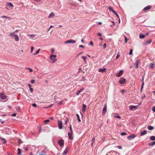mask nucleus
<instances>
[{
  "label": "nucleus",
  "mask_w": 155,
  "mask_h": 155,
  "mask_svg": "<svg viewBox=\"0 0 155 155\" xmlns=\"http://www.w3.org/2000/svg\"><path fill=\"white\" fill-rule=\"evenodd\" d=\"M57 57V55H55L51 54L50 56V59L52 63H54L57 61V59L55 58Z\"/></svg>",
  "instance_id": "nucleus-1"
},
{
  "label": "nucleus",
  "mask_w": 155,
  "mask_h": 155,
  "mask_svg": "<svg viewBox=\"0 0 155 155\" xmlns=\"http://www.w3.org/2000/svg\"><path fill=\"white\" fill-rule=\"evenodd\" d=\"M126 82V79L123 77L121 78L119 80V82L121 84H124Z\"/></svg>",
  "instance_id": "nucleus-2"
},
{
  "label": "nucleus",
  "mask_w": 155,
  "mask_h": 155,
  "mask_svg": "<svg viewBox=\"0 0 155 155\" xmlns=\"http://www.w3.org/2000/svg\"><path fill=\"white\" fill-rule=\"evenodd\" d=\"M58 143L61 147H63L64 146V141L62 139H60L58 141Z\"/></svg>",
  "instance_id": "nucleus-3"
},
{
  "label": "nucleus",
  "mask_w": 155,
  "mask_h": 155,
  "mask_svg": "<svg viewBox=\"0 0 155 155\" xmlns=\"http://www.w3.org/2000/svg\"><path fill=\"white\" fill-rule=\"evenodd\" d=\"M76 42V41L73 40L72 39L68 40V41H66L64 42L65 44H67V43H74Z\"/></svg>",
  "instance_id": "nucleus-4"
},
{
  "label": "nucleus",
  "mask_w": 155,
  "mask_h": 155,
  "mask_svg": "<svg viewBox=\"0 0 155 155\" xmlns=\"http://www.w3.org/2000/svg\"><path fill=\"white\" fill-rule=\"evenodd\" d=\"M123 73V71L121 70L117 72L116 74V75L117 77H120L121 76Z\"/></svg>",
  "instance_id": "nucleus-5"
},
{
  "label": "nucleus",
  "mask_w": 155,
  "mask_h": 155,
  "mask_svg": "<svg viewBox=\"0 0 155 155\" xmlns=\"http://www.w3.org/2000/svg\"><path fill=\"white\" fill-rule=\"evenodd\" d=\"M58 128L61 129L62 128V122L61 120H58Z\"/></svg>",
  "instance_id": "nucleus-6"
},
{
  "label": "nucleus",
  "mask_w": 155,
  "mask_h": 155,
  "mask_svg": "<svg viewBox=\"0 0 155 155\" xmlns=\"http://www.w3.org/2000/svg\"><path fill=\"white\" fill-rule=\"evenodd\" d=\"M136 136L134 134H132L127 137V138L129 140H131L134 139Z\"/></svg>",
  "instance_id": "nucleus-7"
},
{
  "label": "nucleus",
  "mask_w": 155,
  "mask_h": 155,
  "mask_svg": "<svg viewBox=\"0 0 155 155\" xmlns=\"http://www.w3.org/2000/svg\"><path fill=\"white\" fill-rule=\"evenodd\" d=\"M107 106L106 104L104 105V107L103 108L102 111V114L103 115H104L105 114L107 111Z\"/></svg>",
  "instance_id": "nucleus-8"
},
{
  "label": "nucleus",
  "mask_w": 155,
  "mask_h": 155,
  "mask_svg": "<svg viewBox=\"0 0 155 155\" xmlns=\"http://www.w3.org/2000/svg\"><path fill=\"white\" fill-rule=\"evenodd\" d=\"M72 132H70L68 133V137L69 139L70 140H72L73 139V137L72 136Z\"/></svg>",
  "instance_id": "nucleus-9"
},
{
  "label": "nucleus",
  "mask_w": 155,
  "mask_h": 155,
  "mask_svg": "<svg viewBox=\"0 0 155 155\" xmlns=\"http://www.w3.org/2000/svg\"><path fill=\"white\" fill-rule=\"evenodd\" d=\"M0 97L3 100L5 99L6 98V96L5 95L2 93L0 94Z\"/></svg>",
  "instance_id": "nucleus-10"
},
{
  "label": "nucleus",
  "mask_w": 155,
  "mask_h": 155,
  "mask_svg": "<svg viewBox=\"0 0 155 155\" xmlns=\"http://www.w3.org/2000/svg\"><path fill=\"white\" fill-rule=\"evenodd\" d=\"M151 6L150 5H148L146 7H145L144 8H143V11H145L147 10H148V9H150L151 8Z\"/></svg>",
  "instance_id": "nucleus-11"
},
{
  "label": "nucleus",
  "mask_w": 155,
  "mask_h": 155,
  "mask_svg": "<svg viewBox=\"0 0 155 155\" xmlns=\"http://www.w3.org/2000/svg\"><path fill=\"white\" fill-rule=\"evenodd\" d=\"M140 62V61L138 60L137 59L136 61L135 62V65H136V68L137 69L138 68V65L139 63Z\"/></svg>",
  "instance_id": "nucleus-12"
},
{
  "label": "nucleus",
  "mask_w": 155,
  "mask_h": 155,
  "mask_svg": "<svg viewBox=\"0 0 155 155\" xmlns=\"http://www.w3.org/2000/svg\"><path fill=\"white\" fill-rule=\"evenodd\" d=\"M106 70V68H99L98 69V71L101 73H103Z\"/></svg>",
  "instance_id": "nucleus-13"
},
{
  "label": "nucleus",
  "mask_w": 155,
  "mask_h": 155,
  "mask_svg": "<svg viewBox=\"0 0 155 155\" xmlns=\"http://www.w3.org/2000/svg\"><path fill=\"white\" fill-rule=\"evenodd\" d=\"M54 14L53 12H51L49 15L48 18H51L54 17Z\"/></svg>",
  "instance_id": "nucleus-14"
},
{
  "label": "nucleus",
  "mask_w": 155,
  "mask_h": 155,
  "mask_svg": "<svg viewBox=\"0 0 155 155\" xmlns=\"http://www.w3.org/2000/svg\"><path fill=\"white\" fill-rule=\"evenodd\" d=\"M15 40V41H18L19 40V38L17 35H15L14 37Z\"/></svg>",
  "instance_id": "nucleus-15"
},
{
  "label": "nucleus",
  "mask_w": 155,
  "mask_h": 155,
  "mask_svg": "<svg viewBox=\"0 0 155 155\" xmlns=\"http://www.w3.org/2000/svg\"><path fill=\"white\" fill-rule=\"evenodd\" d=\"M137 106H134V105H131V106H130L129 107V109H130V110H132L133 109V108H136L137 107Z\"/></svg>",
  "instance_id": "nucleus-16"
},
{
  "label": "nucleus",
  "mask_w": 155,
  "mask_h": 155,
  "mask_svg": "<svg viewBox=\"0 0 155 155\" xmlns=\"http://www.w3.org/2000/svg\"><path fill=\"white\" fill-rule=\"evenodd\" d=\"M15 32H13L10 33L9 34V36L12 38L13 37H14L15 35H16L15 34Z\"/></svg>",
  "instance_id": "nucleus-17"
},
{
  "label": "nucleus",
  "mask_w": 155,
  "mask_h": 155,
  "mask_svg": "<svg viewBox=\"0 0 155 155\" xmlns=\"http://www.w3.org/2000/svg\"><path fill=\"white\" fill-rule=\"evenodd\" d=\"M147 128L149 130H152L154 129V127L153 126L149 125L147 127Z\"/></svg>",
  "instance_id": "nucleus-18"
},
{
  "label": "nucleus",
  "mask_w": 155,
  "mask_h": 155,
  "mask_svg": "<svg viewBox=\"0 0 155 155\" xmlns=\"http://www.w3.org/2000/svg\"><path fill=\"white\" fill-rule=\"evenodd\" d=\"M86 108V106L84 104H83V108L82 109V110L83 112H84L85 111Z\"/></svg>",
  "instance_id": "nucleus-19"
},
{
  "label": "nucleus",
  "mask_w": 155,
  "mask_h": 155,
  "mask_svg": "<svg viewBox=\"0 0 155 155\" xmlns=\"http://www.w3.org/2000/svg\"><path fill=\"white\" fill-rule=\"evenodd\" d=\"M147 133V131L146 130H144V131L141 132V136H143L145 135Z\"/></svg>",
  "instance_id": "nucleus-20"
},
{
  "label": "nucleus",
  "mask_w": 155,
  "mask_h": 155,
  "mask_svg": "<svg viewBox=\"0 0 155 155\" xmlns=\"http://www.w3.org/2000/svg\"><path fill=\"white\" fill-rule=\"evenodd\" d=\"M152 39H150L148 41H147L146 42V45L147 44H150L151 43L152 41Z\"/></svg>",
  "instance_id": "nucleus-21"
},
{
  "label": "nucleus",
  "mask_w": 155,
  "mask_h": 155,
  "mask_svg": "<svg viewBox=\"0 0 155 155\" xmlns=\"http://www.w3.org/2000/svg\"><path fill=\"white\" fill-rule=\"evenodd\" d=\"M150 140L154 141L155 140V136H151L150 138Z\"/></svg>",
  "instance_id": "nucleus-22"
},
{
  "label": "nucleus",
  "mask_w": 155,
  "mask_h": 155,
  "mask_svg": "<svg viewBox=\"0 0 155 155\" xmlns=\"http://www.w3.org/2000/svg\"><path fill=\"white\" fill-rule=\"evenodd\" d=\"M109 10L110 11H112L113 13L115 12V11L113 9L112 7H109Z\"/></svg>",
  "instance_id": "nucleus-23"
},
{
  "label": "nucleus",
  "mask_w": 155,
  "mask_h": 155,
  "mask_svg": "<svg viewBox=\"0 0 155 155\" xmlns=\"http://www.w3.org/2000/svg\"><path fill=\"white\" fill-rule=\"evenodd\" d=\"M155 144V141L154 142H150L149 143L148 145L149 146H152Z\"/></svg>",
  "instance_id": "nucleus-24"
},
{
  "label": "nucleus",
  "mask_w": 155,
  "mask_h": 155,
  "mask_svg": "<svg viewBox=\"0 0 155 155\" xmlns=\"http://www.w3.org/2000/svg\"><path fill=\"white\" fill-rule=\"evenodd\" d=\"M68 152V149L67 148H66L64 150V151L63 152V154H67Z\"/></svg>",
  "instance_id": "nucleus-25"
},
{
  "label": "nucleus",
  "mask_w": 155,
  "mask_h": 155,
  "mask_svg": "<svg viewBox=\"0 0 155 155\" xmlns=\"http://www.w3.org/2000/svg\"><path fill=\"white\" fill-rule=\"evenodd\" d=\"M154 64L151 63L149 66L150 68L152 69L154 67Z\"/></svg>",
  "instance_id": "nucleus-26"
},
{
  "label": "nucleus",
  "mask_w": 155,
  "mask_h": 155,
  "mask_svg": "<svg viewBox=\"0 0 155 155\" xmlns=\"http://www.w3.org/2000/svg\"><path fill=\"white\" fill-rule=\"evenodd\" d=\"M1 139L2 140V143L5 144L6 143V142L5 140V139H4L3 138H1Z\"/></svg>",
  "instance_id": "nucleus-27"
},
{
  "label": "nucleus",
  "mask_w": 155,
  "mask_h": 155,
  "mask_svg": "<svg viewBox=\"0 0 155 155\" xmlns=\"http://www.w3.org/2000/svg\"><path fill=\"white\" fill-rule=\"evenodd\" d=\"M44 131H46L47 132H49L50 131V130L48 127H46L45 128L44 130Z\"/></svg>",
  "instance_id": "nucleus-28"
},
{
  "label": "nucleus",
  "mask_w": 155,
  "mask_h": 155,
  "mask_svg": "<svg viewBox=\"0 0 155 155\" xmlns=\"http://www.w3.org/2000/svg\"><path fill=\"white\" fill-rule=\"evenodd\" d=\"M82 58L84 60V61L85 63H86V59L87 58V57L86 56H83L82 57Z\"/></svg>",
  "instance_id": "nucleus-29"
},
{
  "label": "nucleus",
  "mask_w": 155,
  "mask_h": 155,
  "mask_svg": "<svg viewBox=\"0 0 155 155\" xmlns=\"http://www.w3.org/2000/svg\"><path fill=\"white\" fill-rule=\"evenodd\" d=\"M145 35H142L141 34H140V36H139V38H144L145 37Z\"/></svg>",
  "instance_id": "nucleus-30"
},
{
  "label": "nucleus",
  "mask_w": 155,
  "mask_h": 155,
  "mask_svg": "<svg viewBox=\"0 0 155 155\" xmlns=\"http://www.w3.org/2000/svg\"><path fill=\"white\" fill-rule=\"evenodd\" d=\"M64 100H62L61 101H60L59 102V103H58V106L61 105V104H62V103L64 102Z\"/></svg>",
  "instance_id": "nucleus-31"
},
{
  "label": "nucleus",
  "mask_w": 155,
  "mask_h": 155,
  "mask_svg": "<svg viewBox=\"0 0 155 155\" xmlns=\"http://www.w3.org/2000/svg\"><path fill=\"white\" fill-rule=\"evenodd\" d=\"M41 50V49L39 48L38 49V50L36 51V52L34 54V55H35L38 53H39L40 51Z\"/></svg>",
  "instance_id": "nucleus-32"
},
{
  "label": "nucleus",
  "mask_w": 155,
  "mask_h": 155,
  "mask_svg": "<svg viewBox=\"0 0 155 155\" xmlns=\"http://www.w3.org/2000/svg\"><path fill=\"white\" fill-rule=\"evenodd\" d=\"M7 5H9V6H10V7H13V5L11 2H8V3H7Z\"/></svg>",
  "instance_id": "nucleus-33"
},
{
  "label": "nucleus",
  "mask_w": 155,
  "mask_h": 155,
  "mask_svg": "<svg viewBox=\"0 0 155 155\" xmlns=\"http://www.w3.org/2000/svg\"><path fill=\"white\" fill-rule=\"evenodd\" d=\"M76 115H77V118H78V121L79 122H81V120L80 118V117H79V115L78 114H77Z\"/></svg>",
  "instance_id": "nucleus-34"
},
{
  "label": "nucleus",
  "mask_w": 155,
  "mask_h": 155,
  "mask_svg": "<svg viewBox=\"0 0 155 155\" xmlns=\"http://www.w3.org/2000/svg\"><path fill=\"white\" fill-rule=\"evenodd\" d=\"M50 122V120H46L44 121V123L45 124H47L48 123Z\"/></svg>",
  "instance_id": "nucleus-35"
},
{
  "label": "nucleus",
  "mask_w": 155,
  "mask_h": 155,
  "mask_svg": "<svg viewBox=\"0 0 155 155\" xmlns=\"http://www.w3.org/2000/svg\"><path fill=\"white\" fill-rule=\"evenodd\" d=\"M133 50L132 49H131L130 50L129 54L130 55L132 54Z\"/></svg>",
  "instance_id": "nucleus-36"
},
{
  "label": "nucleus",
  "mask_w": 155,
  "mask_h": 155,
  "mask_svg": "<svg viewBox=\"0 0 155 155\" xmlns=\"http://www.w3.org/2000/svg\"><path fill=\"white\" fill-rule=\"evenodd\" d=\"M29 35L31 38H34L35 37V35L33 34Z\"/></svg>",
  "instance_id": "nucleus-37"
},
{
  "label": "nucleus",
  "mask_w": 155,
  "mask_h": 155,
  "mask_svg": "<svg viewBox=\"0 0 155 155\" xmlns=\"http://www.w3.org/2000/svg\"><path fill=\"white\" fill-rule=\"evenodd\" d=\"M26 68L28 69L29 71L30 72H31L33 71L32 69L31 68Z\"/></svg>",
  "instance_id": "nucleus-38"
},
{
  "label": "nucleus",
  "mask_w": 155,
  "mask_h": 155,
  "mask_svg": "<svg viewBox=\"0 0 155 155\" xmlns=\"http://www.w3.org/2000/svg\"><path fill=\"white\" fill-rule=\"evenodd\" d=\"M152 110L153 112H155V106H153L152 107Z\"/></svg>",
  "instance_id": "nucleus-39"
},
{
  "label": "nucleus",
  "mask_w": 155,
  "mask_h": 155,
  "mask_svg": "<svg viewBox=\"0 0 155 155\" xmlns=\"http://www.w3.org/2000/svg\"><path fill=\"white\" fill-rule=\"evenodd\" d=\"M16 110L17 111L19 112L21 110L20 108L19 107H17L16 108Z\"/></svg>",
  "instance_id": "nucleus-40"
},
{
  "label": "nucleus",
  "mask_w": 155,
  "mask_h": 155,
  "mask_svg": "<svg viewBox=\"0 0 155 155\" xmlns=\"http://www.w3.org/2000/svg\"><path fill=\"white\" fill-rule=\"evenodd\" d=\"M114 13L117 16V18L118 19H119V15L116 12H114Z\"/></svg>",
  "instance_id": "nucleus-41"
},
{
  "label": "nucleus",
  "mask_w": 155,
  "mask_h": 155,
  "mask_svg": "<svg viewBox=\"0 0 155 155\" xmlns=\"http://www.w3.org/2000/svg\"><path fill=\"white\" fill-rule=\"evenodd\" d=\"M1 18H10V17H7V16H2L1 17Z\"/></svg>",
  "instance_id": "nucleus-42"
},
{
  "label": "nucleus",
  "mask_w": 155,
  "mask_h": 155,
  "mask_svg": "<svg viewBox=\"0 0 155 155\" xmlns=\"http://www.w3.org/2000/svg\"><path fill=\"white\" fill-rule=\"evenodd\" d=\"M144 76H143V77H142V85H144V81H143V80H144Z\"/></svg>",
  "instance_id": "nucleus-43"
},
{
  "label": "nucleus",
  "mask_w": 155,
  "mask_h": 155,
  "mask_svg": "<svg viewBox=\"0 0 155 155\" xmlns=\"http://www.w3.org/2000/svg\"><path fill=\"white\" fill-rule=\"evenodd\" d=\"M92 144H91L92 146H93V144L94 142V141H95V138L94 137L93 139L92 140Z\"/></svg>",
  "instance_id": "nucleus-44"
},
{
  "label": "nucleus",
  "mask_w": 155,
  "mask_h": 155,
  "mask_svg": "<svg viewBox=\"0 0 155 155\" xmlns=\"http://www.w3.org/2000/svg\"><path fill=\"white\" fill-rule=\"evenodd\" d=\"M127 134L125 132H123L121 133L120 134L122 136H124L125 135Z\"/></svg>",
  "instance_id": "nucleus-45"
},
{
  "label": "nucleus",
  "mask_w": 155,
  "mask_h": 155,
  "mask_svg": "<svg viewBox=\"0 0 155 155\" xmlns=\"http://www.w3.org/2000/svg\"><path fill=\"white\" fill-rule=\"evenodd\" d=\"M30 90L31 93H32V92L33 91V89L31 87H30Z\"/></svg>",
  "instance_id": "nucleus-46"
},
{
  "label": "nucleus",
  "mask_w": 155,
  "mask_h": 155,
  "mask_svg": "<svg viewBox=\"0 0 155 155\" xmlns=\"http://www.w3.org/2000/svg\"><path fill=\"white\" fill-rule=\"evenodd\" d=\"M32 106L34 107H37V105L35 104V103H34V104H32Z\"/></svg>",
  "instance_id": "nucleus-47"
},
{
  "label": "nucleus",
  "mask_w": 155,
  "mask_h": 155,
  "mask_svg": "<svg viewBox=\"0 0 155 155\" xmlns=\"http://www.w3.org/2000/svg\"><path fill=\"white\" fill-rule=\"evenodd\" d=\"M35 81V80L33 79H32L31 80V82L32 84H33Z\"/></svg>",
  "instance_id": "nucleus-48"
},
{
  "label": "nucleus",
  "mask_w": 155,
  "mask_h": 155,
  "mask_svg": "<svg viewBox=\"0 0 155 155\" xmlns=\"http://www.w3.org/2000/svg\"><path fill=\"white\" fill-rule=\"evenodd\" d=\"M115 117L116 118H119V119L120 118V117L118 115H116Z\"/></svg>",
  "instance_id": "nucleus-49"
},
{
  "label": "nucleus",
  "mask_w": 155,
  "mask_h": 155,
  "mask_svg": "<svg viewBox=\"0 0 155 155\" xmlns=\"http://www.w3.org/2000/svg\"><path fill=\"white\" fill-rule=\"evenodd\" d=\"M124 36L125 39V43H126L127 42V41L128 40L127 39L126 37L125 36Z\"/></svg>",
  "instance_id": "nucleus-50"
},
{
  "label": "nucleus",
  "mask_w": 155,
  "mask_h": 155,
  "mask_svg": "<svg viewBox=\"0 0 155 155\" xmlns=\"http://www.w3.org/2000/svg\"><path fill=\"white\" fill-rule=\"evenodd\" d=\"M16 113H14L12 114L11 115L12 117H15L16 116Z\"/></svg>",
  "instance_id": "nucleus-51"
},
{
  "label": "nucleus",
  "mask_w": 155,
  "mask_h": 155,
  "mask_svg": "<svg viewBox=\"0 0 155 155\" xmlns=\"http://www.w3.org/2000/svg\"><path fill=\"white\" fill-rule=\"evenodd\" d=\"M24 149H25V150L26 151H27L28 150L29 147H25V148H24Z\"/></svg>",
  "instance_id": "nucleus-52"
},
{
  "label": "nucleus",
  "mask_w": 155,
  "mask_h": 155,
  "mask_svg": "<svg viewBox=\"0 0 155 155\" xmlns=\"http://www.w3.org/2000/svg\"><path fill=\"white\" fill-rule=\"evenodd\" d=\"M120 56V55L119 54V53H118L116 57V59H117Z\"/></svg>",
  "instance_id": "nucleus-53"
},
{
  "label": "nucleus",
  "mask_w": 155,
  "mask_h": 155,
  "mask_svg": "<svg viewBox=\"0 0 155 155\" xmlns=\"http://www.w3.org/2000/svg\"><path fill=\"white\" fill-rule=\"evenodd\" d=\"M80 92V91H78V92L76 93V95H79Z\"/></svg>",
  "instance_id": "nucleus-54"
},
{
  "label": "nucleus",
  "mask_w": 155,
  "mask_h": 155,
  "mask_svg": "<svg viewBox=\"0 0 155 155\" xmlns=\"http://www.w3.org/2000/svg\"><path fill=\"white\" fill-rule=\"evenodd\" d=\"M119 149H121L122 148V147L121 146H117Z\"/></svg>",
  "instance_id": "nucleus-55"
},
{
  "label": "nucleus",
  "mask_w": 155,
  "mask_h": 155,
  "mask_svg": "<svg viewBox=\"0 0 155 155\" xmlns=\"http://www.w3.org/2000/svg\"><path fill=\"white\" fill-rule=\"evenodd\" d=\"M33 49H34L33 47H31V53H32Z\"/></svg>",
  "instance_id": "nucleus-56"
},
{
  "label": "nucleus",
  "mask_w": 155,
  "mask_h": 155,
  "mask_svg": "<svg viewBox=\"0 0 155 155\" xmlns=\"http://www.w3.org/2000/svg\"><path fill=\"white\" fill-rule=\"evenodd\" d=\"M106 47V43H105L104 45V48L105 49Z\"/></svg>",
  "instance_id": "nucleus-57"
},
{
  "label": "nucleus",
  "mask_w": 155,
  "mask_h": 155,
  "mask_svg": "<svg viewBox=\"0 0 155 155\" xmlns=\"http://www.w3.org/2000/svg\"><path fill=\"white\" fill-rule=\"evenodd\" d=\"M46 153H39V155H46Z\"/></svg>",
  "instance_id": "nucleus-58"
},
{
  "label": "nucleus",
  "mask_w": 155,
  "mask_h": 155,
  "mask_svg": "<svg viewBox=\"0 0 155 155\" xmlns=\"http://www.w3.org/2000/svg\"><path fill=\"white\" fill-rule=\"evenodd\" d=\"M90 45H91L92 46H93V43L92 41H91L90 42Z\"/></svg>",
  "instance_id": "nucleus-59"
},
{
  "label": "nucleus",
  "mask_w": 155,
  "mask_h": 155,
  "mask_svg": "<svg viewBox=\"0 0 155 155\" xmlns=\"http://www.w3.org/2000/svg\"><path fill=\"white\" fill-rule=\"evenodd\" d=\"M0 121L2 124H4V121L2 120V119L0 120Z\"/></svg>",
  "instance_id": "nucleus-60"
},
{
  "label": "nucleus",
  "mask_w": 155,
  "mask_h": 155,
  "mask_svg": "<svg viewBox=\"0 0 155 155\" xmlns=\"http://www.w3.org/2000/svg\"><path fill=\"white\" fill-rule=\"evenodd\" d=\"M84 90V88H81L80 89V90H79V91H80V92H81V91H82Z\"/></svg>",
  "instance_id": "nucleus-61"
},
{
  "label": "nucleus",
  "mask_w": 155,
  "mask_h": 155,
  "mask_svg": "<svg viewBox=\"0 0 155 155\" xmlns=\"http://www.w3.org/2000/svg\"><path fill=\"white\" fill-rule=\"evenodd\" d=\"M84 90V88H81L80 89V90H79V91H80V92H81V91H82Z\"/></svg>",
  "instance_id": "nucleus-62"
},
{
  "label": "nucleus",
  "mask_w": 155,
  "mask_h": 155,
  "mask_svg": "<svg viewBox=\"0 0 155 155\" xmlns=\"http://www.w3.org/2000/svg\"><path fill=\"white\" fill-rule=\"evenodd\" d=\"M54 52V49L53 48H52L51 49V52L52 53H53V52Z\"/></svg>",
  "instance_id": "nucleus-63"
},
{
  "label": "nucleus",
  "mask_w": 155,
  "mask_h": 155,
  "mask_svg": "<svg viewBox=\"0 0 155 155\" xmlns=\"http://www.w3.org/2000/svg\"><path fill=\"white\" fill-rule=\"evenodd\" d=\"M18 143H22V142H21V140L19 139L18 141Z\"/></svg>",
  "instance_id": "nucleus-64"
}]
</instances>
